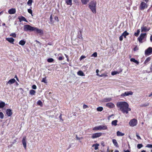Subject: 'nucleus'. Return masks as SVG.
Instances as JSON below:
<instances>
[{
    "label": "nucleus",
    "mask_w": 152,
    "mask_h": 152,
    "mask_svg": "<svg viewBox=\"0 0 152 152\" xmlns=\"http://www.w3.org/2000/svg\"><path fill=\"white\" fill-rule=\"evenodd\" d=\"M117 107L119 110L123 113L127 114L129 112L131 111V109L129 107V105L126 102H119L116 104Z\"/></svg>",
    "instance_id": "obj_1"
},
{
    "label": "nucleus",
    "mask_w": 152,
    "mask_h": 152,
    "mask_svg": "<svg viewBox=\"0 0 152 152\" xmlns=\"http://www.w3.org/2000/svg\"><path fill=\"white\" fill-rule=\"evenodd\" d=\"M24 30L25 31H35L37 33L39 34H43V30L41 29H38L36 27H32L29 25H24Z\"/></svg>",
    "instance_id": "obj_2"
},
{
    "label": "nucleus",
    "mask_w": 152,
    "mask_h": 152,
    "mask_svg": "<svg viewBox=\"0 0 152 152\" xmlns=\"http://www.w3.org/2000/svg\"><path fill=\"white\" fill-rule=\"evenodd\" d=\"M96 3L95 1H92L89 4V7L92 12L94 14L96 13Z\"/></svg>",
    "instance_id": "obj_3"
},
{
    "label": "nucleus",
    "mask_w": 152,
    "mask_h": 152,
    "mask_svg": "<svg viewBox=\"0 0 152 152\" xmlns=\"http://www.w3.org/2000/svg\"><path fill=\"white\" fill-rule=\"evenodd\" d=\"M107 129V126L105 125H100L93 128V130L94 131H98L101 130H105Z\"/></svg>",
    "instance_id": "obj_4"
},
{
    "label": "nucleus",
    "mask_w": 152,
    "mask_h": 152,
    "mask_svg": "<svg viewBox=\"0 0 152 152\" xmlns=\"http://www.w3.org/2000/svg\"><path fill=\"white\" fill-rule=\"evenodd\" d=\"M129 124L131 126H136L137 124V121L135 119H132L130 121Z\"/></svg>",
    "instance_id": "obj_5"
},
{
    "label": "nucleus",
    "mask_w": 152,
    "mask_h": 152,
    "mask_svg": "<svg viewBox=\"0 0 152 152\" xmlns=\"http://www.w3.org/2000/svg\"><path fill=\"white\" fill-rule=\"evenodd\" d=\"M146 33H142L140 34V36L137 39L140 43H142V40L144 39L145 37L146 36Z\"/></svg>",
    "instance_id": "obj_6"
},
{
    "label": "nucleus",
    "mask_w": 152,
    "mask_h": 152,
    "mask_svg": "<svg viewBox=\"0 0 152 152\" xmlns=\"http://www.w3.org/2000/svg\"><path fill=\"white\" fill-rule=\"evenodd\" d=\"M133 94V92L132 91H127L124 93L122 94L121 95V96H126L129 95H132Z\"/></svg>",
    "instance_id": "obj_7"
},
{
    "label": "nucleus",
    "mask_w": 152,
    "mask_h": 152,
    "mask_svg": "<svg viewBox=\"0 0 152 152\" xmlns=\"http://www.w3.org/2000/svg\"><path fill=\"white\" fill-rule=\"evenodd\" d=\"M147 5L144 2H142L140 5V9L141 10H143L144 9L147 7Z\"/></svg>",
    "instance_id": "obj_8"
},
{
    "label": "nucleus",
    "mask_w": 152,
    "mask_h": 152,
    "mask_svg": "<svg viewBox=\"0 0 152 152\" xmlns=\"http://www.w3.org/2000/svg\"><path fill=\"white\" fill-rule=\"evenodd\" d=\"M102 133L101 132L94 133L92 134L91 137L93 139L97 138L101 136L102 135Z\"/></svg>",
    "instance_id": "obj_9"
},
{
    "label": "nucleus",
    "mask_w": 152,
    "mask_h": 152,
    "mask_svg": "<svg viewBox=\"0 0 152 152\" xmlns=\"http://www.w3.org/2000/svg\"><path fill=\"white\" fill-rule=\"evenodd\" d=\"M152 53V48L149 47L145 51V54L146 55H149Z\"/></svg>",
    "instance_id": "obj_10"
},
{
    "label": "nucleus",
    "mask_w": 152,
    "mask_h": 152,
    "mask_svg": "<svg viewBox=\"0 0 152 152\" xmlns=\"http://www.w3.org/2000/svg\"><path fill=\"white\" fill-rule=\"evenodd\" d=\"M26 137L25 136L23 137V140H22V142L23 145V146L24 148L26 149Z\"/></svg>",
    "instance_id": "obj_11"
},
{
    "label": "nucleus",
    "mask_w": 152,
    "mask_h": 152,
    "mask_svg": "<svg viewBox=\"0 0 152 152\" xmlns=\"http://www.w3.org/2000/svg\"><path fill=\"white\" fill-rule=\"evenodd\" d=\"M106 106L110 108H114L115 106L114 104L112 103H108L106 104Z\"/></svg>",
    "instance_id": "obj_12"
},
{
    "label": "nucleus",
    "mask_w": 152,
    "mask_h": 152,
    "mask_svg": "<svg viewBox=\"0 0 152 152\" xmlns=\"http://www.w3.org/2000/svg\"><path fill=\"white\" fill-rule=\"evenodd\" d=\"M150 29V28H147L146 26H142L141 27V30L142 32H144L148 31Z\"/></svg>",
    "instance_id": "obj_13"
},
{
    "label": "nucleus",
    "mask_w": 152,
    "mask_h": 152,
    "mask_svg": "<svg viewBox=\"0 0 152 152\" xmlns=\"http://www.w3.org/2000/svg\"><path fill=\"white\" fill-rule=\"evenodd\" d=\"M16 12V10L15 8H12L9 10L8 11V12L10 14H14Z\"/></svg>",
    "instance_id": "obj_14"
},
{
    "label": "nucleus",
    "mask_w": 152,
    "mask_h": 152,
    "mask_svg": "<svg viewBox=\"0 0 152 152\" xmlns=\"http://www.w3.org/2000/svg\"><path fill=\"white\" fill-rule=\"evenodd\" d=\"M6 40L10 42V43L12 44H14V39L12 38H6Z\"/></svg>",
    "instance_id": "obj_15"
},
{
    "label": "nucleus",
    "mask_w": 152,
    "mask_h": 152,
    "mask_svg": "<svg viewBox=\"0 0 152 152\" xmlns=\"http://www.w3.org/2000/svg\"><path fill=\"white\" fill-rule=\"evenodd\" d=\"M122 71V69H121L120 71H114L113 72H111V75H116L117 74H119L120 72H121Z\"/></svg>",
    "instance_id": "obj_16"
},
{
    "label": "nucleus",
    "mask_w": 152,
    "mask_h": 152,
    "mask_svg": "<svg viewBox=\"0 0 152 152\" xmlns=\"http://www.w3.org/2000/svg\"><path fill=\"white\" fill-rule=\"evenodd\" d=\"M6 113L8 116H10L12 114V110L10 109H7L6 110Z\"/></svg>",
    "instance_id": "obj_17"
},
{
    "label": "nucleus",
    "mask_w": 152,
    "mask_h": 152,
    "mask_svg": "<svg viewBox=\"0 0 152 152\" xmlns=\"http://www.w3.org/2000/svg\"><path fill=\"white\" fill-rule=\"evenodd\" d=\"M18 19H19V21L20 22H21L22 21H23L26 22H27V21L26 20V19L25 18V17H24L23 16H20L18 18Z\"/></svg>",
    "instance_id": "obj_18"
},
{
    "label": "nucleus",
    "mask_w": 152,
    "mask_h": 152,
    "mask_svg": "<svg viewBox=\"0 0 152 152\" xmlns=\"http://www.w3.org/2000/svg\"><path fill=\"white\" fill-rule=\"evenodd\" d=\"M15 82V80L14 78L10 80L7 83V84L11 85Z\"/></svg>",
    "instance_id": "obj_19"
},
{
    "label": "nucleus",
    "mask_w": 152,
    "mask_h": 152,
    "mask_svg": "<svg viewBox=\"0 0 152 152\" xmlns=\"http://www.w3.org/2000/svg\"><path fill=\"white\" fill-rule=\"evenodd\" d=\"M117 136H122L124 135V133H122L119 131H118L116 133Z\"/></svg>",
    "instance_id": "obj_20"
},
{
    "label": "nucleus",
    "mask_w": 152,
    "mask_h": 152,
    "mask_svg": "<svg viewBox=\"0 0 152 152\" xmlns=\"http://www.w3.org/2000/svg\"><path fill=\"white\" fill-rule=\"evenodd\" d=\"M129 34V33L127 32L126 31H125L122 34L123 37L126 38V36Z\"/></svg>",
    "instance_id": "obj_21"
},
{
    "label": "nucleus",
    "mask_w": 152,
    "mask_h": 152,
    "mask_svg": "<svg viewBox=\"0 0 152 152\" xmlns=\"http://www.w3.org/2000/svg\"><path fill=\"white\" fill-rule=\"evenodd\" d=\"M78 75L80 76H84L85 75L83 72L81 71H79L77 72Z\"/></svg>",
    "instance_id": "obj_22"
},
{
    "label": "nucleus",
    "mask_w": 152,
    "mask_h": 152,
    "mask_svg": "<svg viewBox=\"0 0 152 152\" xmlns=\"http://www.w3.org/2000/svg\"><path fill=\"white\" fill-rule=\"evenodd\" d=\"M67 4L70 5H72V0H65Z\"/></svg>",
    "instance_id": "obj_23"
},
{
    "label": "nucleus",
    "mask_w": 152,
    "mask_h": 152,
    "mask_svg": "<svg viewBox=\"0 0 152 152\" xmlns=\"http://www.w3.org/2000/svg\"><path fill=\"white\" fill-rule=\"evenodd\" d=\"M113 142L114 145L116 147H118V144L116 140L115 139L113 140Z\"/></svg>",
    "instance_id": "obj_24"
},
{
    "label": "nucleus",
    "mask_w": 152,
    "mask_h": 152,
    "mask_svg": "<svg viewBox=\"0 0 152 152\" xmlns=\"http://www.w3.org/2000/svg\"><path fill=\"white\" fill-rule=\"evenodd\" d=\"M99 145V144H93L92 145V147H94V149L96 150H97L98 149V146Z\"/></svg>",
    "instance_id": "obj_25"
},
{
    "label": "nucleus",
    "mask_w": 152,
    "mask_h": 152,
    "mask_svg": "<svg viewBox=\"0 0 152 152\" xmlns=\"http://www.w3.org/2000/svg\"><path fill=\"white\" fill-rule=\"evenodd\" d=\"M130 61H131L133 62L134 63H136L137 64H139V62L137 60H136L134 58H132L130 59Z\"/></svg>",
    "instance_id": "obj_26"
},
{
    "label": "nucleus",
    "mask_w": 152,
    "mask_h": 152,
    "mask_svg": "<svg viewBox=\"0 0 152 152\" xmlns=\"http://www.w3.org/2000/svg\"><path fill=\"white\" fill-rule=\"evenodd\" d=\"M26 41L24 40H21L19 42V44L21 45H24L26 43Z\"/></svg>",
    "instance_id": "obj_27"
},
{
    "label": "nucleus",
    "mask_w": 152,
    "mask_h": 152,
    "mask_svg": "<svg viewBox=\"0 0 152 152\" xmlns=\"http://www.w3.org/2000/svg\"><path fill=\"white\" fill-rule=\"evenodd\" d=\"M36 93V91H35L33 90H31L30 91L29 93L31 95H34Z\"/></svg>",
    "instance_id": "obj_28"
},
{
    "label": "nucleus",
    "mask_w": 152,
    "mask_h": 152,
    "mask_svg": "<svg viewBox=\"0 0 152 152\" xmlns=\"http://www.w3.org/2000/svg\"><path fill=\"white\" fill-rule=\"evenodd\" d=\"M5 105V103L3 102H0V108H3Z\"/></svg>",
    "instance_id": "obj_29"
},
{
    "label": "nucleus",
    "mask_w": 152,
    "mask_h": 152,
    "mask_svg": "<svg viewBox=\"0 0 152 152\" xmlns=\"http://www.w3.org/2000/svg\"><path fill=\"white\" fill-rule=\"evenodd\" d=\"M117 120H115L113 121L112 122V125L116 126L117 125Z\"/></svg>",
    "instance_id": "obj_30"
},
{
    "label": "nucleus",
    "mask_w": 152,
    "mask_h": 152,
    "mask_svg": "<svg viewBox=\"0 0 152 152\" xmlns=\"http://www.w3.org/2000/svg\"><path fill=\"white\" fill-rule=\"evenodd\" d=\"M103 107H99L97 108V110L98 111L101 112L103 110Z\"/></svg>",
    "instance_id": "obj_31"
},
{
    "label": "nucleus",
    "mask_w": 152,
    "mask_h": 152,
    "mask_svg": "<svg viewBox=\"0 0 152 152\" xmlns=\"http://www.w3.org/2000/svg\"><path fill=\"white\" fill-rule=\"evenodd\" d=\"M111 98H106L104 99L103 101L104 102H107L111 101Z\"/></svg>",
    "instance_id": "obj_32"
},
{
    "label": "nucleus",
    "mask_w": 152,
    "mask_h": 152,
    "mask_svg": "<svg viewBox=\"0 0 152 152\" xmlns=\"http://www.w3.org/2000/svg\"><path fill=\"white\" fill-rule=\"evenodd\" d=\"M89 0H81L83 4H86L89 1Z\"/></svg>",
    "instance_id": "obj_33"
},
{
    "label": "nucleus",
    "mask_w": 152,
    "mask_h": 152,
    "mask_svg": "<svg viewBox=\"0 0 152 152\" xmlns=\"http://www.w3.org/2000/svg\"><path fill=\"white\" fill-rule=\"evenodd\" d=\"M140 30L139 29H138L137 30V32L136 33H134V35L137 37L138 36L139 34V33H140Z\"/></svg>",
    "instance_id": "obj_34"
},
{
    "label": "nucleus",
    "mask_w": 152,
    "mask_h": 152,
    "mask_svg": "<svg viewBox=\"0 0 152 152\" xmlns=\"http://www.w3.org/2000/svg\"><path fill=\"white\" fill-rule=\"evenodd\" d=\"M151 58L150 57H148L146 58L145 61H144V64H146L148 63L150 60Z\"/></svg>",
    "instance_id": "obj_35"
},
{
    "label": "nucleus",
    "mask_w": 152,
    "mask_h": 152,
    "mask_svg": "<svg viewBox=\"0 0 152 152\" xmlns=\"http://www.w3.org/2000/svg\"><path fill=\"white\" fill-rule=\"evenodd\" d=\"M37 104L41 107L42 106V103L40 100H39L37 102Z\"/></svg>",
    "instance_id": "obj_36"
},
{
    "label": "nucleus",
    "mask_w": 152,
    "mask_h": 152,
    "mask_svg": "<svg viewBox=\"0 0 152 152\" xmlns=\"http://www.w3.org/2000/svg\"><path fill=\"white\" fill-rule=\"evenodd\" d=\"M54 61V59L52 58H49L48 59L47 61L49 63L53 62Z\"/></svg>",
    "instance_id": "obj_37"
},
{
    "label": "nucleus",
    "mask_w": 152,
    "mask_h": 152,
    "mask_svg": "<svg viewBox=\"0 0 152 152\" xmlns=\"http://www.w3.org/2000/svg\"><path fill=\"white\" fill-rule=\"evenodd\" d=\"M32 0H28V2L27 4L29 6H30L32 4Z\"/></svg>",
    "instance_id": "obj_38"
},
{
    "label": "nucleus",
    "mask_w": 152,
    "mask_h": 152,
    "mask_svg": "<svg viewBox=\"0 0 152 152\" xmlns=\"http://www.w3.org/2000/svg\"><path fill=\"white\" fill-rule=\"evenodd\" d=\"M92 57H96L97 56V53L96 52H95L93 54L91 55Z\"/></svg>",
    "instance_id": "obj_39"
},
{
    "label": "nucleus",
    "mask_w": 152,
    "mask_h": 152,
    "mask_svg": "<svg viewBox=\"0 0 152 152\" xmlns=\"http://www.w3.org/2000/svg\"><path fill=\"white\" fill-rule=\"evenodd\" d=\"M142 146L143 145L142 144H138L137 145V147L139 149L141 148Z\"/></svg>",
    "instance_id": "obj_40"
},
{
    "label": "nucleus",
    "mask_w": 152,
    "mask_h": 152,
    "mask_svg": "<svg viewBox=\"0 0 152 152\" xmlns=\"http://www.w3.org/2000/svg\"><path fill=\"white\" fill-rule=\"evenodd\" d=\"M4 117V115L2 113L0 112V118L1 119H2Z\"/></svg>",
    "instance_id": "obj_41"
},
{
    "label": "nucleus",
    "mask_w": 152,
    "mask_h": 152,
    "mask_svg": "<svg viewBox=\"0 0 152 152\" xmlns=\"http://www.w3.org/2000/svg\"><path fill=\"white\" fill-rule=\"evenodd\" d=\"M10 36H12L14 37H16V34L15 33H12L10 35Z\"/></svg>",
    "instance_id": "obj_42"
},
{
    "label": "nucleus",
    "mask_w": 152,
    "mask_h": 152,
    "mask_svg": "<svg viewBox=\"0 0 152 152\" xmlns=\"http://www.w3.org/2000/svg\"><path fill=\"white\" fill-rule=\"evenodd\" d=\"M146 147L150 148H152V145L148 144L146 146Z\"/></svg>",
    "instance_id": "obj_43"
},
{
    "label": "nucleus",
    "mask_w": 152,
    "mask_h": 152,
    "mask_svg": "<svg viewBox=\"0 0 152 152\" xmlns=\"http://www.w3.org/2000/svg\"><path fill=\"white\" fill-rule=\"evenodd\" d=\"M86 57L85 56H84V55H82L80 57V60H82L86 58Z\"/></svg>",
    "instance_id": "obj_44"
},
{
    "label": "nucleus",
    "mask_w": 152,
    "mask_h": 152,
    "mask_svg": "<svg viewBox=\"0 0 152 152\" xmlns=\"http://www.w3.org/2000/svg\"><path fill=\"white\" fill-rule=\"evenodd\" d=\"M42 82H44L45 83H46L47 81L46 80V78H42Z\"/></svg>",
    "instance_id": "obj_45"
},
{
    "label": "nucleus",
    "mask_w": 152,
    "mask_h": 152,
    "mask_svg": "<svg viewBox=\"0 0 152 152\" xmlns=\"http://www.w3.org/2000/svg\"><path fill=\"white\" fill-rule=\"evenodd\" d=\"M28 12L29 13L31 14V15L32 14V11L31 9H28Z\"/></svg>",
    "instance_id": "obj_46"
},
{
    "label": "nucleus",
    "mask_w": 152,
    "mask_h": 152,
    "mask_svg": "<svg viewBox=\"0 0 152 152\" xmlns=\"http://www.w3.org/2000/svg\"><path fill=\"white\" fill-rule=\"evenodd\" d=\"M32 88L33 89H36L37 88V86L35 85H32Z\"/></svg>",
    "instance_id": "obj_47"
},
{
    "label": "nucleus",
    "mask_w": 152,
    "mask_h": 152,
    "mask_svg": "<svg viewBox=\"0 0 152 152\" xmlns=\"http://www.w3.org/2000/svg\"><path fill=\"white\" fill-rule=\"evenodd\" d=\"M64 58L62 56H60L58 58V59L59 60L61 61V60H63Z\"/></svg>",
    "instance_id": "obj_48"
},
{
    "label": "nucleus",
    "mask_w": 152,
    "mask_h": 152,
    "mask_svg": "<svg viewBox=\"0 0 152 152\" xmlns=\"http://www.w3.org/2000/svg\"><path fill=\"white\" fill-rule=\"evenodd\" d=\"M100 77H102L103 76H107V75H105L104 74H102L101 75H99V76Z\"/></svg>",
    "instance_id": "obj_49"
},
{
    "label": "nucleus",
    "mask_w": 152,
    "mask_h": 152,
    "mask_svg": "<svg viewBox=\"0 0 152 152\" xmlns=\"http://www.w3.org/2000/svg\"><path fill=\"white\" fill-rule=\"evenodd\" d=\"M54 19L56 20L57 21V22L59 21L58 18V17H57V16L55 17L54 18Z\"/></svg>",
    "instance_id": "obj_50"
},
{
    "label": "nucleus",
    "mask_w": 152,
    "mask_h": 152,
    "mask_svg": "<svg viewBox=\"0 0 152 152\" xmlns=\"http://www.w3.org/2000/svg\"><path fill=\"white\" fill-rule=\"evenodd\" d=\"M123 39V36L122 35H121L119 37V40L120 41H121Z\"/></svg>",
    "instance_id": "obj_51"
},
{
    "label": "nucleus",
    "mask_w": 152,
    "mask_h": 152,
    "mask_svg": "<svg viewBox=\"0 0 152 152\" xmlns=\"http://www.w3.org/2000/svg\"><path fill=\"white\" fill-rule=\"evenodd\" d=\"M88 107V106L86 104H84L83 105V108L84 109H86Z\"/></svg>",
    "instance_id": "obj_52"
},
{
    "label": "nucleus",
    "mask_w": 152,
    "mask_h": 152,
    "mask_svg": "<svg viewBox=\"0 0 152 152\" xmlns=\"http://www.w3.org/2000/svg\"><path fill=\"white\" fill-rule=\"evenodd\" d=\"M136 136L137 137L138 139H141L140 137L138 135V134H137Z\"/></svg>",
    "instance_id": "obj_53"
},
{
    "label": "nucleus",
    "mask_w": 152,
    "mask_h": 152,
    "mask_svg": "<svg viewBox=\"0 0 152 152\" xmlns=\"http://www.w3.org/2000/svg\"><path fill=\"white\" fill-rule=\"evenodd\" d=\"M99 72V70L98 69H97L96 71V75L98 76L99 75V74H98Z\"/></svg>",
    "instance_id": "obj_54"
},
{
    "label": "nucleus",
    "mask_w": 152,
    "mask_h": 152,
    "mask_svg": "<svg viewBox=\"0 0 152 152\" xmlns=\"http://www.w3.org/2000/svg\"><path fill=\"white\" fill-rule=\"evenodd\" d=\"M52 19H53L52 16V15H50V20L51 22L52 21Z\"/></svg>",
    "instance_id": "obj_55"
},
{
    "label": "nucleus",
    "mask_w": 152,
    "mask_h": 152,
    "mask_svg": "<svg viewBox=\"0 0 152 152\" xmlns=\"http://www.w3.org/2000/svg\"><path fill=\"white\" fill-rule=\"evenodd\" d=\"M59 118H60V120L62 121H63V120L62 118L61 114L59 116Z\"/></svg>",
    "instance_id": "obj_56"
},
{
    "label": "nucleus",
    "mask_w": 152,
    "mask_h": 152,
    "mask_svg": "<svg viewBox=\"0 0 152 152\" xmlns=\"http://www.w3.org/2000/svg\"><path fill=\"white\" fill-rule=\"evenodd\" d=\"M76 138L77 140H80V137H78L77 136V135H76Z\"/></svg>",
    "instance_id": "obj_57"
},
{
    "label": "nucleus",
    "mask_w": 152,
    "mask_h": 152,
    "mask_svg": "<svg viewBox=\"0 0 152 152\" xmlns=\"http://www.w3.org/2000/svg\"><path fill=\"white\" fill-rule=\"evenodd\" d=\"M149 105V103H147V104H144V106H145H145H148V105Z\"/></svg>",
    "instance_id": "obj_58"
},
{
    "label": "nucleus",
    "mask_w": 152,
    "mask_h": 152,
    "mask_svg": "<svg viewBox=\"0 0 152 152\" xmlns=\"http://www.w3.org/2000/svg\"><path fill=\"white\" fill-rule=\"evenodd\" d=\"M124 152H130L128 150H127L126 151L124 150Z\"/></svg>",
    "instance_id": "obj_59"
},
{
    "label": "nucleus",
    "mask_w": 152,
    "mask_h": 152,
    "mask_svg": "<svg viewBox=\"0 0 152 152\" xmlns=\"http://www.w3.org/2000/svg\"><path fill=\"white\" fill-rule=\"evenodd\" d=\"M150 40H151V41H152V35H151V36L150 38Z\"/></svg>",
    "instance_id": "obj_60"
},
{
    "label": "nucleus",
    "mask_w": 152,
    "mask_h": 152,
    "mask_svg": "<svg viewBox=\"0 0 152 152\" xmlns=\"http://www.w3.org/2000/svg\"><path fill=\"white\" fill-rule=\"evenodd\" d=\"M73 1L76 3L77 2V0H74Z\"/></svg>",
    "instance_id": "obj_61"
},
{
    "label": "nucleus",
    "mask_w": 152,
    "mask_h": 152,
    "mask_svg": "<svg viewBox=\"0 0 152 152\" xmlns=\"http://www.w3.org/2000/svg\"><path fill=\"white\" fill-rule=\"evenodd\" d=\"M64 55L65 56H66V58H68V56L67 55H66L65 54H64Z\"/></svg>",
    "instance_id": "obj_62"
},
{
    "label": "nucleus",
    "mask_w": 152,
    "mask_h": 152,
    "mask_svg": "<svg viewBox=\"0 0 152 152\" xmlns=\"http://www.w3.org/2000/svg\"><path fill=\"white\" fill-rule=\"evenodd\" d=\"M79 38L80 39H83V37H82V35H81V36H80V37H79Z\"/></svg>",
    "instance_id": "obj_63"
},
{
    "label": "nucleus",
    "mask_w": 152,
    "mask_h": 152,
    "mask_svg": "<svg viewBox=\"0 0 152 152\" xmlns=\"http://www.w3.org/2000/svg\"><path fill=\"white\" fill-rule=\"evenodd\" d=\"M114 152H119V151L117 150H116Z\"/></svg>",
    "instance_id": "obj_64"
}]
</instances>
